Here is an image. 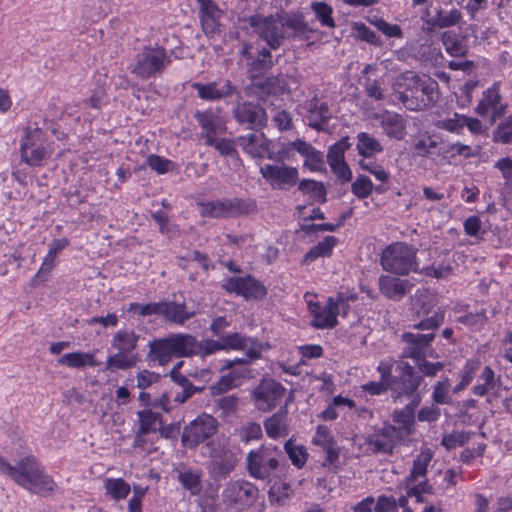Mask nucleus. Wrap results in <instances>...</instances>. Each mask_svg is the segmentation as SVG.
<instances>
[{"label":"nucleus","mask_w":512,"mask_h":512,"mask_svg":"<svg viewBox=\"0 0 512 512\" xmlns=\"http://www.w3.org/2000/svg\"><path fill=\"white\" fill-rule=\"evenodd\" d=\"M161 302L148 303L145 305L139 303H131L129 311L137 312L141 316L159 315L161 312Z\"/></svg>","instance_id":"61"},{"label":"nucleus","mask_w":512,"mask_h":512,"mask_svg":"<svg viewBox=\"0 0 512 512\" xmlns=\"http://www.w3.org/2000/svg\"><path fill=\"white\" fill-rule=\"evenodd\" d=\"M286 405L281 408V411L273 414L267 418L264 422L266 433L269 437L276 439L282 435V431L285 429V418H286Z\"/></svg>","instance_id":"43"},{"label":"nucleus","mask_w":512,"mask_h":512,"mask_svg":"<svg viewBox=\"0 0 512 512\" xmlns=\"http://www.w3.org/2000/svg\"><path fill=\"white\" fill-rule=\"evenodd\" d=\"M349 136L342 137L339 141L330 146L327 153V161L329 165L339 164L345 161V151L351 147Z\"/></svg>","instance_id":"44"},{"label":"nucleus","mask_w":512,"mask_h":512,"mask_svg":"<svg viewBox=\"0 0 512 512\" xmlns=\"http://www.w3.org/2000/svg\"><path fill=\"white\" fill-rule=\"evenodd\" d=\"M316 18L321 22L323 26L330 28L335 27V22L332 18V8L325 2H314L311 5Z\"/></svg>","instance_id":"52"},{"label":"nucleus","mask_w":512,"mask_h":512,"mask_svg":"<svg viewBox=\"0 0 512 512\" xmlns=\"http://www.w3.org/2000/svg\"><path fill=\"white\" fill-rule=\"evenodd\" d=\"M149 167L160 174L166 173L169 171V167L172 165V162L168 159L160 157L158 155H150L146 160Z\"/></svg>","instance_id":"63"},{"label":"nucleus","mask_w":512,"mask_h":512,"mask_svg":"<svg viewBox=\"0 0 512 512\" xmlns=\"http://www.w3.org/2000/svg\"><path fill=\"white\" fill-rule=\"evenodd\" d=\"M174 354L177 357H189L199 353L200 342L190 334H171L169 335Z\"/></svg>","instance_id":"26"},{"label":"nucleus","mask_w":512,"mask_h":512,"mask_svg":"<svg viewBox=\"0 0 512 512\" xmlns=\"http://www.w3.org/2000/svg\"><path fill=\"white\" fill-rule=\"evenodd\" d=\"M433 454L431 450H423L413 461V467L410 474L405 479L406 482L418 483L419 481H426L425 476L428 464L430 463Z\"/></svg>","instance_id":"31"},{"label":"nucleus","mask_w":512,"mask_h":512,"mask_svg":"<svg viewBox=\"0 0 512 512\" xmlns=\"http://www.w3.org/2000/svg\"><path fill=\"white\" fill-rule=\"evenodd\" d=\"M132 491L133 496L128 501L127 512H142V501L148 491V487L135 485Z\"/></svg>","instance_id":"57"},{"label":"nucleus","mask_w":512,"mask_h":512,"mask_svg":"<svg viewBox=\"0 0 512 512\" xmlns=\"http://www.w3.org/2000/svg\"><path fill=\"white\" fill-rule=\"evenodd\" d=\"M253 31L267 43L270 49L276 50L282 46L285 37L280 13L262 16L252 15L247 19Z\"/></svg>","instance_id":"9"},{"label":"nucleus","mask_w":512,"mask_h":512,"mask_svg":"<svg viewBox=\"0 0 512 512\" xmlns=\"http://www.w3.org/2000/svg\"><path fill=\"white\" fill-rule=\"evenodd\" d=\"M405 485V495H402L398 499V504L404 510L412 509L419 510L423 507H419L420 505H430L428 501V496L431 495L432 487L427 483V481H419L418 483L414 482H404Z\"/></svg>","instance_id":"15"},{"label":"nucleus","mask_w":512,"mask_h":512,"mask_svg":"<svg viewBox=\"0 0 512 512\" xmlns=\"http://www.w3.org/2000/svg\"><path fill=\"white\" fill-rule=\"evenodd\" d=\"M392 88L396 99L411 111L424 110L437 100V84L412 71L399 75Z\"/></svg>","instance_id":"2"},{"label":"nucleus","mask_w":512,"mask_h":512,"mask_svg":"<svg viewBox=\"0 0 512 512\" xmlns=\"http://www.w3.org/2000/svg\"><path fill=\"white\" fill-rule=\"evenodd\" d=\"M443 144L442 141H439L435 137H428L427 139L419 140L415 145V149L420 155H433L439 145Z\"/></svg>","instance_id":"59"},{"label":"nucleus","mask_w":512,"mask_h":512,"mask_svg":"<svg viewBox=\"0 0 512 512\" xmlns=\"http://www.w3.org/2000/svg\"><path fill=\"white\" fill-rule=\"evenodd\" d=\"M20 152L22 160L30 166H42L51 157L52 149L40 128H26Z\"/></svg>","instance_id":"6"},{"label":"nucleus","mask_w":512,"mask_h":512,"mask_svg":"<svg viewBox=\"0 0 512 512\" xmlns=\"http://www.w3.org/2000/svg\"><path fill=\"white\" fill-rule=\"evenodd\" d=\"M406 332L402 335V341L405 344L403 349V358H413L421 372L428 376H434L437 371L443 369L442 362L430 363L426 361V355L431 349V342L435 337L434 332L420 333Z\"/></svg>","instance_id":"3"},{"label":"nucleus","mask_w":512,"mask_h":512,"mask_svg":"<svg viewBox=\"0 0 512 512\" xmlns=\"http://www.w3.org/2000/svg\"><path fill=\"white\" fill-rule=\"evenodd\" d=\"M337 243L338 240L336 237L326 236L322 241L318 242L317 245L309 249L303 258V264H309L318 257L330 256Z\"/></svg>","instance_id":"33"},{"label":"nucleus","mask_w":512,"mask_h":512,"mask_svg":"<svg viewBox=\"0 0 512 512\" xmlns=\"http://www.w3.org/2000/svg\"><path fill=\"white\" fill-rule=\"evenodd\" d=\"M160 310L159 315L163 316L164 320L175 324H184L195 314L193 311L189 312L186 310L185 303H176L173 301L161 302Z\"/></svg>","instance_id":"27"},{"label":"nucleus","mask_w":512,"mask_h":512,"mask_svg":"<svg viewBox=\"0 0 512 512\" xmlns=\"http://www.w3.org/2000/svg\"><path fill=\"white\" fill-rule=\"evenodd\" d=\"M194 117L205 132H217L219 117L212 110L197 111Z\"/></svg>","instance_id":"50"},{"label":"nucleus","mask_w":512,"mask_h":512,"mask_svg":"<svg viewBox=\"0 0 512 512\" xmlns=\"http://www.w3.org/2000/svg\"><path fill=\"white\" fill-rule=\"evenodd\" d=\"M178 481L182 486L189 490L192 495H196L201 489V474L193 472L191 470L179 471Z\"/></svg>","instance_id":"48"},{"label":"nucleus","mask_w":512,"mask_h":512,"mask_svg":"<svg viewBox=\"0 0 512 512\" xmlns=\"http://www.w3.org/2000/svg\"><path fill=\"white\" fill-rule=\"evenodd\" d=\"M351 190L358 198H367L372 193L373 184L367 176L359 175L352 183Z\"/></svg>","instance_id":"54"},{"label":"nucleus","mask_w":512,"mask_h":512,"mask_svg":"<svg viewBox=\"0 0 512 512\" xmlns=\"http://www.w3.org/2000/svg\"><path fill=\"white\" fill-rule=\"evenodd\" d=\"M478 81L469 80L460 87V94L455 92L457 103L460 107L468 106L472 101V92L476 88Z\"/></svg>","instance_id":"58"},{"label":"nucleus","mask_w":512,"mask_h":512,"mask_svg":"<svg viewBox=\"0 0 512 512\" xmlns=\"http://www.w3.org/2000/svg\"><path fill=\"white\" fill-rule=\"evenodd\" d=\"M223 288L228 292L241 295L247 300L263 299L267 294L265 286L250 275L245 277H231L223 284Z\"/></svg>","instance_id":"14"},{"label":"nucleus","mask_w":512,"mask_h":512,"mask_svg":"<svg viewBox=\"0 0 512 512\" xmlns=\"http://www.w3.org/2000/svg\"><path fill=\"white\" fill-rule=\"evenodd\" d=\"M500 87L501 82L495 81L491 87L483 91L482 98L475 107V113L480 117L484 118L490 115L491 123L501 119L507 113L508 104L502 101Z\"/></svg>","instance_id":"11"},{"label":"nucleus","mask_w":512,"mask_h":512,"mask_svg":"<svg viewBox=\"0 0 512 512\" xmlns=\"http://www.w3.org/2000/svg\"><path fill=\"white\" fill-rule=\"evenodd\" d=\"M57 362L59 365H65L70 368L95 367L98 365L93 354L84 352L66 353Z\"/></svg>","instance_id":"32"},{"label":"nucleus","mask_w":512,"mask_h":512,"mask_svg":"<svg viewBox=\"0 0 512 512\" xmlns=\"http://www.w3.org/2000/svg\"><path fill=\"white\" fill-rule=\"evenodd\" d=\"M398 501L392 496L381 495L375 501V512H396Z\"/></svg>","instance_id":"62"},{"label":"nucleus","mask_w":512,"mask_h":512,"mask_svg":"<svg viewBox=\"0 0 512 512\" xmlns=\"http://www.w3.org/2000/svg\"><path fill=\"white\" fill-rule=\"evenodd\" d=\"M280 22L283 25L285 39L308 40L313 29L305 21L300 12H280Z\"/></svg>","instance_id":"19"},{"label":"nucleus","mask_w":512,"mask_h":512,"mask_svg":"<svg viewBox=\"0 0 512 512\" xmlns=\"http://www.w3.org/2000/svg\"><path fill=\"white\" fill-rule=\"evenodd\" d=\"M138 338L133 331L119 330L113 337L112 346L117 351L131 354L137 347Z\"/></svg>","instance_id":"41"},{"label":"nucleus","mask_w":512,"mask_h":512,"mask_svg":"<svg viewBox=\"0 0 512 512\" xmlns=\"http://www.w3.org/2000/svg\"><path fill=\"white\" fill-rule=\"evenodd\" d=\"M148 347L149 360L157 362L159 365L167 364L175 356L170 336L152 340L149 342Z\"/></svg>","instance_id":"25"},{"label":"nucleus","mask_w":512,"mask_h":512,"mask_svg":"<svg viewBox=\"0 0 512 512\" xmlns=\"http://www.w3.org/2000/svg\"><path fill=\"white\" fill-rule=\"evenodd\" d=\"M0 473L25 490L40 496L49 495L55 488V482L46 473L44 466L31 455L21 458L15 465L0 456Z\"/></svg>","instance_id":"1"},{"label":"nucleus","mask_w":512,"mask_h":512,"mask_svg":"<svg viewBox=\"0 0 512 512\" xmlns=\"http://www.w3.org/2000/svg\"><path fill=\"white\" fill-rule=\"evenodd\" d=\"M230 217L246 216L256 212V203L253 200L229 198Z\"/></svg>","instance_id":"46"},{"label":"nucleus","mask_w":512,"mask_h":512,"mask_svg":"<svg viewBox=\"0 0 512 512\" xmlns=\"http://www.w3.org/2000/svg\"><path fill=\"white\" fill-rule=\"evenodd\" d=\"M357 151L358 153L365 157H371L375 153H380L383 150L382 145L380 142L370 134L366 132H361L357 135Z\"/></svg>","instance_id":"42"},{"label":"nucleus","mask_w":512,"mask_h":512,"mask_svg":"<svg viewBox=\"0 0 512 512\" xmlns=\"http://www.w3.org/2000/svg\"><path fill=\"white\" fill-rule=\"evenodd\" d=\"M278 466V460L264 453V450H250L247 468L251 476L266 479Z\"/></svg>","instance_id":"20"},{"label":"nucleus","mask_w":512,"mask_h":512,"mask_svg":"<svg viewBox=\"0 0 512 512\" xmlns=\"http://www.w3.org/2000/svg\"><path fill=\"white\" fill-rule=\"evenodd\" d=\"M416 249L405 243H394L382 253L381 265L384 270L404 275L416 270Z\"/></svg>","instance_id":"5"},{"label":"nucleus","mask_w":512,"mask_h":512,"mask_svg":"<svg viewBox=\"0 0 512 512\" xmlns=\"http://www.w3.org/2000/svg\"><path fill=\"white\" fill-rule=\"evenodd\" d=\"M412 286L410 281L392 276L383 275L379 278V289L381 293L394 301H400L411 291Z\"/></svg>","instance_id":"23"},{"label":"nucleus","mask_w":512,"mask_h":512,"mask_svg":"<svg viewBox=\"0 0 512 512\" xmlns=\"http://www.w3.org/2000/svg\"><path fill=\"white\" fill-rule=\"evenodd\" d=\"M352 29L354 32V37L358 40L367 42L371 45L381 46L382 41L380 37L371 30L368 26L361 22H354L352 24Z\"/></svg>","instance_id":"47"},{"label":"nucleus","mask_w":512,"mask_h":512,"mask_svg":"<svg viewBox=\"0 0 512 512\" xmlns=\"http://www.w3.org/2000/svg\"><path fill=\"white\" fill-rule=\"evenodd\" d=\"M438 298L426 288L417 289L411 297L412 310L418 316H429L414 325L417 330H435L444 320V311L437 307Z\"/></svg>","instance_id":"4"},{"label":"nucleus","mask_w":512,"mask_h":512,"mask_svg":"<svg viewBox=\"0 0 512 512\" xmlns=\"http://www.w3.org/2000/svg\"><path fill=\"white\" fill-rule=\"evenodd\" d=\"M381 126L385 134L391 138L402 139L405 136V120L396 113H386L382 116Z\"/></svg>","instance_id":"29"},{"label":"nucleus","mask_w":512,"mask_h":512,"mask_svg":"<svg viewBox=\"0 0 512 512\" xmlns=\"http://www.w3.org/2000/svg\"><path fill=\"white\" fill-rule=\"evenodd\" d=\"M336 309L334 306V298L329 297L325 306L312 305L311 315L313 317L311 326L316 329H332L337 324V318L335 316Z\"/></svg>","instance_id":"22"},{"label":"nucleus","mask_w":512,"mask_h":512,"mask_svg":"<svg viewBox=\"0 0 512 512\" xmlns=\"http://www.w3.org/2000/svg\"><path fill=\"white\" fill-rule=\"evenodd\" d=\"M233 116L239 124H246L252 130L260 129L267 123L265 109L254 102L238 103L233 109Z\"/></svg>","instance_id":"17"},{"label":"nucleus","mask_w":512,"mask_h":512,"mask_svg":"<svg viewBox=\"0 0 512 512\" xmlns=\"http://www.w3.org/2000/svg\"><path fill=\"white\" fill-rule=\"evenodd\" d=\"M260 173L272 186L282 190L294 186L298 180V170L284 164H265L260 168Z\"/></svg>","instance_id":"16"},{"label":"nucleus","mask_w":512,"mask_h":512,"mask_svg":"<svg viewBox=\"0 0 512 512\" xmlns=\"http://www.w3.org/2000/svg\"><path fill=\"white\" fill-rule=\"evenodd\" d=\"M422 381V376L406 362H400L395 368L393 377L387 382L394 398L410 396L415 393Z\"/></svg>","instance_id":"10"},{"label":"nucleus","mask_w":512,"mask_h":512,"mask_svg":"<svg viewBox=\"0 0 512 512\" xmlns=\"http://www.w3.org/2000/svg\"><path fill=\"white\" fill-rule=\"evenodd\" d=\"M286 393L284 386L274 379H263L252 391L255 406L262 412L274 409Z\"/></svg>","instance_id":"12"},{"label":"nucleus","mask_w":512,"mask_h":512,"mask_svg":"<svg viewBox=\"0 0 512 512\" xmlns=\"http://www.w3.org/2000/svg\"><path fill=\"white\" fill-rule=\"evenodd\" d=\"M370 22L387 37L401 38L403 36L402 29L397 24H389L378 17H374Z\"/></svg>","instance_id":"56"},{"label":"nucleus","mask_w":512,"mask_h":512,"mask_svg":"<svg viewBox=\"0 0 512 512\" xmlns=\"http://www.w3.org/2000/svg\"><path fill=\"white\" fill-rule=\"evenodd\" d=\"M298 188L304 193H311L314 197L319 198L321 203L326 202V188L323 183L314 180H302Z\"/></svg>","instance_id":"53"},{"label":"nucleus","mask_w":512,"mask_h":512,"mask_svg":"<svg viewBox=\"0 0 512 512\" xmlns=\"http://www.w3.org/2000/svg\"><path fill=\"white\" fill-rule=\"evenodd\" d=\"M160 380V375L148 370H142L137 374V387L146 389Z\"/></svg>","instance_id":"64"},{"label":"nucleus","mask_w":512,"mask_h":512,"mask_svg":"<svg viewBox=\"0 0 512 512\" xmlns=\"http://www.w3.org/2000/svg\"><path fill=\"white\" fill-rule=\"evenodd\" d=\"M494 141L501 144H512V115L500 122L493 133Z\"/></svg>","instance_id":"51"},{"label":"nucleus","mask_w":512,"mask_h":512,"mask_svg":"<svg viewBox=\"0 0 512 512\" xmlns=\"http://www.w3.org/2000/svg\"><path fill=\"white\" fill-rule=\"evenodd\" d=\"M191 87L197 91L198 97L206 101H219L237 95L240 97V92L236 86H234L230 80H224L222 82H208L199 83L195 82Z\"/></svg>","instance_id":"18"},{"label":"nucleus","mask_w":512,"mask_h":512,"mask_svg":"<svg viewBox=\"0 0 512 512\" xmlns=\"http://www.w3.org/2000/svg\"><path fill=\"white\" fill-rule=\"evenodd\" d=\"M258 489L246 481H234L226 485L222 501L228 512H241L250 507L258 498Z\"/></svg>","instance_id":"8"},{"label":"nucleus","mask_w":512,"mask_h":512,"mask_svg":"<svg viewBox=\"0 0 512 512\" xmlns=\"http://www.w3.org/2000/svg\"><path fill=\"white\" fill-rule=\"evenodd\" d=\"M67 245L68 241L66 239H57L53 241L35 278L46 277L50 273L51 269L54 267L56 255Z\"/></svg>","instance_id":"35"},{"label":"nucleus","mask_w":512,"mask_h":512,"mask_svg":"<svg viewBox=\"0 0 512 512\" xmlns=\"http://www.w3.org/2000/svg\"><path fill=\"white\" fill-rule=\"evenodd\" d=\"M465 127L472 134H479L482 131L480 120L455 113L454 118L450 119V132L460 134Z\"/></svg>","instance_id":"37"},{"label":"nucleus","mask_w":512,"mask_h":512,"mask_svg":"<svg viewBox=\"0 0 512 512\" xmlns=\"http://www.w3.org/2000/svg\"><path fill=\"white\" fill-rule=\"evenodd\" d=\"M103 487L106 496L115 501L124 500L131 492V486L123 478H105Z\"/></svg>","instance_id":"30"},{"label":"nucleus","mask_w":512,"mask_h":512,"mask_svg":"<svg viewBox=\"0 0 512 512\" xmlns=\"http://www.w3.org/2000/svg\"><path fill=\"white\" fill-rule=\"evenodd\" d=\"M138 360L137 354L118 351V353L108 357L105 369L109 371L130 369L136 365Z\"/></svg>","instance_id":"36"},{"label":"nucleus","mask_w":512,"mask_h":512,"mask_svg":"<svg viewBox=\"0 0 512 512\" xmlns=\"http://www.w3.org/2000/svg\"><path fill=\"white\" fill-rule=\"evenodd\" d=\"M229 200H216L209 201L206 203H201V211L200 214L203 217H212V218H229L230 217V208H229Z\"/></svg>","instance_id":"38"},{"label":"nucleus","mask_w":512,"mask_h":512,"mask_svg":"<svg viewBox=\"0 0 512 512\" xmlns=\"http://www.w3.org/2000/svg\"><path fill=\"white\" fill-rule=\"evenodd\" d=\"M216 430V420L212 416L204 414L184 428L181 436L182 443L184 446H197L213 436Z\"/></svg>","instance_id":"13"},{"label":"nucleus","mask_w":512,"mask_h":512,"mask_svg":"<svg viewBox=\"0 0 512 512\" xmlns=\"http://www.w3.org/2000/svg\"><path fill=\"white\" fill-rule=\"evenodd\" d=\"M308 111V125L317 131H324L325 125L332 117L328 104L319 103L314 97L308 102Z\"/></svg>","instance_id":"24"},{"label":"nucleus","mask_w":512,"mask_h":512,"mask_svg":"<svg viewBox=\"0 0 512 512\" xmlns=\"http://www.w3.org/2000/svg\"><path fill=\"white\" fill-rule=\"evenodd\" d=\"M448 27V14L439 7L431 6L425 14V27L428 32Z\"/></svg>","instance_id":"34"},{"label":"nucleus","mask_w":512,"mask_h":512,"mask_svg":"<svg viewBox=\"0 0 512 512\" xmlns=\"http://www.w3.org/2000/svg\"><path fill=\"white\" fill-rule=\"evenodd\" d=\"M418 404V400H413L411 403L406 405L404 409L395 411L394 419L398 424H400L399 429L409 432L410 426L414 421V409Z\"/></svg>","instance_id":"49"},{"label":"nucleus","mask_w":512,"mask_h":512,"mask_svg":"<svg viewBox=\"0 0 512 512\" xmlns=\"http://www.w3.org/2000/svg\"><path fill=\"white\" fill-rule=\"evenodd\" d=\"M235 379L233 372L221 376L218 382L211 386L212 394L218 395L232 389L235 386Z\"/></svg>","instance_id":"60"},{"label":"nucleus","mask_w":512,"mask_h":512,"mask_svg":"<svg viewBox=\"0 0 512 512\" xmlns=\"http://www.w3.org/2000/svg\"><path fill=\"white\" fill-rule=\"evenodd\" d=\"M273 65L274 62L272 60L270 48H262L258 51L257 57L250 62L249 70L256 74H261L272 68Z\"/></svg>","instance_id":"45"},{"label":"nucleus","mask_w":512,"mask_h":512,"mask_svg":"<svg viewBox=\"0 0 512 512\" xmlns=\"http://www.w3.org/2000/svg\"><path fill=\"white\" fill-rule=\"evenodd\" d=\"M139 418L138 435H144L149 432H155L161 425V415L153 412L151 409H145L137 412Z\"/></svg>","instance_id":"39"},{"label":"nucleus","mask_w":512,"mask_h":512,"mask_svg":"<svg viewBox=\"0 0 512 512\" xmlns=\"http://www.w3.org/2000/svg\"><path fill=\"white\" fill-rule=\"evenodd\" d=\"M236 463V454L231 450H213L207 468L214 479H224L233 471Z\"/></svg>","instance_id":"21"},{"label":"nucleus","mask_w":512,"mask_h":512,"mask_svg":"<svg viewBox=\"0 0 512 512\" xmlns=\"http://www.w3.org/2000/svg\"><path fill=\"white\" fill-rule=\"evenodd\" d=\"M220 340L223 349H244L248 346V341H251L250 338L243 337L239 333L221 335Z\"/></svg>","instance_id":"55"},{"label":"nucleus","mask_w":512,"mask_h":512,"mask_svg":"<svg viewBox=\"0 0 512 512\" xmlns=\"http://www.w3.org/2000/svg\"><path fill=\"white\" fill-rule=\"evenodd\" d=\"M293 494L294 491L290 484L278 481L270 487L268 497L271 504L283 506L292 498Z\"/></svg>","instance_id":"40"},{"label":"nucleus","mask_w":512,"mask_h":512,"mask_svg":"<svg viewBox=\"0 0 512 512\" xmlns=\"http://www.w3.org/2000/svg\"><path fill=\"white\" fill-rule=\"evenodd\" d=\"M240 146L252 157H262L268 151V140L263 133H250L237 138Z\"/></svg>","instance_id":"28"},{"label":"nucleus","mask_w":512,"mask_h":512,"mask_svg":"<svg viewBox=\"0 0 512 512\" xmlns=\"http://www.w3.org/2000/svg\"><path fill=\"white\" fill-rule=\"evenodd\" d=\"M170 63V58L165 48L161 46H145L135 57V65L132 72L142 79H148Z\"/></svg>","instance_id":"7"}]
</instances>
